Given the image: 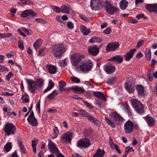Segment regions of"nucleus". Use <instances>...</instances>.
<instances>
[{
	"instance_id": "obj_1",
	"label": "nucleus",
	"mask_w": 157,
	"mask_h": 157,
	"mask_svg": "<svg viewBox=\"0 0 157 157\" xmlns=\"http://www.w3.org/2000/svg\"><path fill=\"white\" fill-rule=\"evenodd\" d=\"M67 50V47L65 45L62 44H57L52 46L51 51L55 57L59 58Z\"/></svg>"
},
{
	"instance_id": "obj_2",
	"label": "nucleus",
	"mask_w": 157,
	"mask_h": 157,
	"mask_svg": "<svg viewBox=\"0 0 157 157\" xmlns=\"http://www.w3.org/2000/svg\"><path fill=\"white\" fill-rule=\"evenodd\" d=\"M85 58V56L79 53L73 54L71 57L72 65L75 67L76 69H77L78 67L79 63Z\"/></svg>"
},
{
	"instance_id": "obj_3",
	"label": "nucleus",
	"mask_w": 157,
	"mask_h": 157,
	"mask_svg": "<svg viewBox=\"0 0 157 157\" xmlns=\"http://www.w3.org/2000/svg\"><path fill=\"white\" fill-rule=\"evenodd\" d=\"M132 106L137 112L139 114H142L144 113V108L143 105L138 100L132 99L131 100Z\"/></svg>"
},
{
	"instance_id": "obj_4",
	"label": "nucleus",
	"mask_w": 157,
	"mask_h": 157,
	"mask_svg": "<svg viewBox=\"0 0 157 157\" xmlns=\"http://www.w3.org/2000/svg\"><path fill=\"white\" fill-rule=\"evenodd\" d=\"M4 131L8 136L14 135L16 131V128L13 124L8 123L6 124Z\"/></svg>"
},
{
	"instance_id": "obj_5",
	"label": "nucleus",
	"mask_w": 157,
	"mask_h": 157,
	"mask_svg": "<svg viewBox=\"0 0 157 157\" xmlns=\"http://www.w3.org/2000/svg\"><path fill=\"white\" fill-rule=\"evenodd\" d=\"M124 129L125 133H132L134 131V124L131 121L128 120L124 124Z\"/></svg>"
},
{
	"instance_id": "obj_6",
	"label": "nucleus",
	"mask_w": 157,
	"mask_h": 157,
	"mask_svg": "<svg viewBox=\"0 0 157 157\" xmlns=\"http://www.w3.org/2000/svg\"><path fill=\"white\" fill-rule=\"evenodd\" d=\"M93 66V64L90 61L87 62L82 63L79 67L80 70L82 72H87L90 71Z\"/></svg>"
},
{
	"instance_id": "obj_7",
	"label": "nucleus",
	"mask_w": 157,
	"mask_h": 157,
	"mask_svg": "<svg viewBox=\"0 0 157 157\" xmlns=\"http://www.w3.org/2000/svg\"><path fill=\"white\" fill-rule=\"evenodd\" d=\"M90 142L89 140L86 138H82L78 142L77 146L80 148L87 147L90 145Z\"/></svg>"
},
{
	"instance_id": "obj_8",
	"label": "nucleus",
	"mask_w": 157,
	"mask_h": 157,
	"mask_svg": "<svg viewBox=\"0 0 157 157\" xmlns=\"http://www.w3.org/2000/svg\"><path fill=\"white\" fill-rule=\"evenodd\" d=\"M102 0H91L90 6L92 10H98L100 9V6Z\"/></svg>"
},
{
	"instance_id": "obj_9",
	"label": "nucleus",
	"mask_w": 157,
	"mask_h": 157,
	"mask_svg": "<svg viewBox=\"0 0 157 157\" xmlns=\"http://www.w3.org/2000/svg\"><path fill=\"white\" fill-rule=\"evenodd\" d=\"M27 82L28 84L29 90L31 92L33 93L36 90L38 89L37 84L33 80L28 79L27 80Z\"/></svg>"
},
{
	"instance_id": "obj_10",
	"label": "nucleus",
	"mask_w": 157,
	"mask_h": 157,
	"mask_svg": "<svg viewBox=\"0 0 157 157\" xmlns=\"http://www.w3.org/2000/svg\"><path fill=\"white\" fill-rule=\"evenodd\" d=\"M124 87L130 93L134 91L133 84L131 79L128 78L125 83Z\"/></svg>"
},
{
	"instance_id": "obj_11",
	"label": "nucleus",
	"mask_w": 157,
	"mask_h": 157,
	"mask_svg": "<svg viewBox=\"0 0 157 157\" xmlns=\"http://www.w3.org/2000/svg\"><path fill=\"white\" fill-rule=\"evenodd\" d=\"M72 134L70 132L64 133L61 137V141L62 143L67 142H71V140Z\"/></svg>"
},
{
	"instance_id": "obj_12",
	"label": "nucleus",
	"mask_w": 157,
	"mask_h": 157,
	"mask_svg": "<svg viewBox=\"0 0 157 157\" xmlns=\"http://www.w3.org/2000/svg\"><path fill=\"white\" fill-rule=\"evenodd\" d=\"M48 148L52 154H57L59 152L58 148L56 146L55 144L52 141L50 140H48Z\"/></svg>"
},
{
	"instance_id": "obj_13",
	"label": "nucleus",
	"mask_w": 157,
	"mask_h": 157,
	"mask_svg": "<svg viewBox=\"0 0 157 157\" xmlns=\"http://www.w3.org/2000/svg\"><path fill=\"white\" fill-rule=\"evenodd\" d=\"M119 46V44L116 42L109 43L106 46V50L107 51H113L118 48Z\"/></svg>"
},
{
	"instance_id": "obj_14",
	"label": "nucleus",
	"mask_w": 157,
	"mask_h": 157,
	"mask_svg": "<svg viewBox=\"0 0 157 157\" xmlns=\"http://www.w3.org/2000/svg\"><path fill=\"white\" fill-rule=\"evenodd\" d=\"M30 16H37V14L32 10L29 9L23 11L21 14V16L23 17H26Z\"/></svg>"
},
{
	"instance_id": "obj_15",
	"label": "nucleus",
	"mask_w": 157,
	"mask_h": 157,
	"mask_svg": "<svg viewBox=\"0 0 157 157\" xmlns=\"http://www.w3.org/2000/svg\"><path fill=\"white\" fill-rule=\"evenodd\" d=\"M145 7L150 13L153 12L157 13V4H146Z\"/></svg>"
},
{
	"instance_id": "obj_16",
	"label": "nucleus",
	"mask_w": 157,
	"mask_h": 157,
	"mask_svg": "<svg viewBox=\"0 0 157 157\" xmlns=\"http://www.w3.org/2000/svg\"><path fill=\"white\" fill-rule=\"evenodd\" d=\"M104 69L105 71L107 73H112L114 72L115 67L112 64L108 63L105 65Z\"/></svg>"
},
{
	"instance_id": "obj_17",
	"label": "nucleus",
	"mask_w": 157,
	"mask_h": 157,
	"mask_svg": "<svg viewBox=\"0 0 157 157\" xmlns=\"http://www.w3.org/2000/svg\"><path fill=\"white\" fill-rule=\"evenodd\" d=\"M144 119L149 127H152L155 125V119L153 117L148 115L144 117Z\"/></svg>"
},
{
	"instance_id": "obj_18",
	"label": "nucleus",
	"mask_w": 157,
	"mask_h": 157,
	"mask_svg": "<svg viewBox=\"0 0 157 157\" xmlns=\"http://www.w3.org/2000/svg\"><path fill=\"white\" fill-rule=\"evenodd\" d=\"M88 50L89 53L94 56L97 55L99 52V48L96 46H90L88 48Z\"/></svg>"
},
{
	"instance_id": "obj_19",
	"label": "nucleus",
	"mask_w": 157,
	"mask_h": 157,
	"mask_svg": "<svg viewBox=\"0 0 157 157\" xmlns=\"http://www.w3.org/2000/svg\"><path fill=\"white\" fill-rule=\"evenodd\" d=\"M136 49L133 48L131 49L124 56V57L127 61H129L132 57L134 52Z\"/></svg>"
},
{
	"instance_id": "obj_20",
	"label": "nucleus",
	"mask_w": 157,
	"mask_h": 157,
	"mask_svg": "<svg viewBox=\"0 0 157 157\" xmlns=\"http://www.w3.org/2000/svg\"><path fill=\"white\" fill-rule=\"evenodd\" d=\"M136 89L140 96H144V90L143 86L141 85H137L136 86Z\"/></svg>"
},
{
	"instance_id": "obj_21",
	"label": "nucleus",
	"mask_w": 157,
	"mask_h": 157,
	"mask_svg": "<svg viewBox=\"0 0 157 157\" xmlns=\"http://www.w3.org/2000/svg\"><path fill=\"white\" fill-rule=\"evenodd\" d=\"M46 68L48 70L49 72L51 74L56 73L57 71V68L55 66L51 64L47 65L46 66Z\"/></svg>"
},
{
	"instance_id": "obj_22",
	"label": "nucleus",
	"mask_w": 157,
	"mask_h": 157,
	"mask_svg": "<svg viewBox=\"0 0 157 157\" xmlns=\"http://www.w3.org/2000/svg\"><path fill=\"white\" fill-rule=\"evenodd\" d=\"M111 60L117 63H121L123 61V57L121 55L115 56L113 57Z\"/></svg>"
},
{
	"instance_id": "obj_23",
	"label": "nucleus",
	"mask_w": 157,
	"mask_h": 157,
	"mask_svg": "<svg viewBox=\"0 0 157 157\" xmlns=\"http://www.w3.org/2000/svg\"><path fill=\"white\" fill-rule=\"evenodd\" d=\"M113 120L115 122L118 123L120 122L123 121V119L118 114L116 113H114L113 114Z\"/></svg>"
},
{
	"instance_id": "obj_24",
	"label": "nucleus",
	"mask_w": 157,
	"mask_h": 157,
	"mask_svg": "<svg viewBox=\"0 0 157 157\" xmlns=\"http://www.w3.org/2000/svg\"><path fill=\"white\" fill-rule=\"evenodd\" d=\"M71 90H73L74 92H77V93L79 94L83 93L85 91L83 88L77 86L71 87Z\"/></svg>"
},
{
	"instance_id": "obj_25",
	"label": "nucleus",
	"mask_w": 157,
	"mask_h": 157,
	"mask_svg": "<svg viewBox=\"0 0 157 157\" xmlns=\"http://www.w3.org/2000/svg\"><path fill=\"white\" fill-rule=\"evenodd\" d=\"M27 121L32 126H35L38 124L37 120L35 117H28Z\"/></svg>"
},
{
	"instance_id": "obj_26",
	"label": "nucleus",
	"mask_w": 157,
	"mask_h": 157,
	"mask_svg": "<svg viewBox=\"0 0 157 157\" xmlns=\"http://www.w3.org/2000/svg\"><path fill=\"white\" fill-rule=\"evenodd\" d=\"M70 6L68 4L63 5L61 7V12L62 13L69 14L70 13Z\"/></svg>"
},
{
	"instance_id": "obj_27",
	"label": "nucleus",
	"mask_w": 157,
	"mask_h": 157,
	"mask_svg": "<svg viewBox=\"0 0 157 157\" xmlns=\"http://www.w3.org/2000/svg\"><path fill=\"white\" fill-rule=\"evenodd\" d=\"M93 94L95 96L98 98H99L101 99L104 101L106 100V98L105 97L103 94L101 92L96 91L94 92Z\"/></svg>"
},
{
	"instance_id": "obj_28",
	"label": "nucleus",
	"mask_w": 157,
	"mask_h": 157,
	"mask_svg": "<svg viewBox=\"0 0 157 157\" xmlns=\"http://www.w3.org/2000/svg\"><path fill=\"white\" fill-rule=\"evenodd\" d=\"M106 12L109 14H113L115 12L118 11L117 8L115 7L110 5L106 10Z\"/></svg>"
},
{
	"instance_id": "obj_29",
	"label": "nucleus",
	"mask_w": 157,
	"mask_h": 157,
	"mask_svg": "<svg viewBox=\"0 0 157 157\" xmlns=\"http://www.w3.org/2000/svg\"><path fill=\"white\" fill-rule=\"evenodd\" d=\"M80 30L81 32L85 35H87L90 33V29H87L86 27L83 25H81Z\"/></svg>"
},
{
	"instance_id": "obj_30",
	"label": "nucleus",
	"mask_w": 157,
	"mask_h": 157,
	"mask_svg": "<svg viewBox=\"0 0 157 157\" xmlns=\"http://www.w3.org/2000/svg\"><path fill=\"white\" fill-rule=\"evenodd\" d=\"M105 153L103 150H101L99 148L98 149L96 154L94 155L93 157H103Z\"/></svg>"
},
{
	"instance_id": "obj_31",
	"label": "nucleus",
	"mask_w": 157,
	"mask_h": 157,
	"mask_svg": "<svg viewBox=\"0 0 157 157\" xmlns=\"http://www.w3.org/2000/svg\"><path fill=\"white\" fill-rule=\"evenodd\" d=\"M128 2L126 0H122L120 3L121 8L122 10H124L127 6Z\"/></svg>"
},
{
	"instance_id": "obj_32",
	"label": "nucleus",
	"mask_w": 157,
	"mask_h": 157,
	"mask_svg": "<svg viewBox=\"0 0 157 157\" xmlns=\"http://www.w3.org/2000/svg\"><path fill=\"white\" fill-rule=\"evenodd\" d=\"M102 41V40L100 37L97 36L93 37L89 40V42L91 43L95 42L101 43Z\"/></svg>"
},
{
	"instance_id": "obj_33",
	"label": "nucleus",
	"mask_w": 157,
	"mask_h": 157,
	"mask_svg": "<svg viewBox=\"0 0 157 157\" xmlns=\"http://www.w3.org/2000/svg\"><path fill=\"white\" fill-rule=\"evenodd\" d=\"M145 56L148 61H149L151 60V49L149 48H147L146 49Z\"/></svg>"
},
{
	"instance_id": "obj_34",
	"label": "nucleus",
	"mask_w": 157,
	"mask_h": 157,
	"mask_svg": "<svg viewBox=\"0 0 157 157\" xmlns=\"http://www.w3.org/2000/svg\"><path fill=\"white\" fill-rule=\"evenodd\" d=\"M54 83L52 82V80L49 81L48 86L44 90V93H46L54 87Z\"/></svg>"
},
{
	"instance_id": "obj_35",
	"label": "nucleus",
	"mask_w": 157,
	"mask_h": 157,
	"mask_svg": "<svg viewBox=\"0 0 157 157\" xmlns=\"http://www.w3.org/2000/svg\"><path fill=\"white\" fill-rule=\"evenodd\" d=\"M59 90L60 91H63L65 90L64 87L66 86V83L63 81H61L59 82Z\"/></svg>"
},
{
	"instance_id": "obj_36",
	"label": "nucleus",
	"mask_w": 157,
	"mask_h": 157,
	"mask_svg": "<svg viewBox=\"0 0 157 157\" xmlns=\"http://www.w3.org/2000/svg\"><path fill=\"white\" fill-rule=\"evenodd\" d=\"M44 80L40 78L36 80L35 82L37 84L38 88H41L43 85Z\"/></svg>"
},
{
	"instance_id": "obj_37",
	"label": "nucleus",
	"mask_w": 157,
	"mask_h": 157,
	"mask_svg": "<svg viewBox=\"0 0 157 157\" xmlns=\"http://www.w3.org/2000/svg\"><path fill=\"white\" fill-rule=\"evenodd\" d=\"M116 78L115 77H110L108 78L106 82L109 84L111 85L116 82Z\"/></svg>"
},
{
	"instance_id": "obj_38",
	"label": "nucleus",
	"mask_w": 157,
	"mask_h": 157,
	"mask_svg": "<svg viewBox=\"0 0 157 157\" xmlns=\"http://www.w3.org/2000/svg\"><path fill=\"white\" fill-rule=\"evenodd\" d=\"M41 42L40 40L38 39L35 42L33 45V47L35 50H37L39 48L41 45Z\"/></svg>"
},
{
	"instance_id": "obj_39",
	"label": "nucleus",
	"mask_w": 157,
	"mask_h": 157,
	"mask_svg": "<svg viewBox=\"0 0 157 157\" xmlns=\"http://www.w3.org/2000/svg\"><path fill=\"white\" fill-rule=\"evenodd\" d=\"M57 94V93L56 90H54L50 94L48 95L47 96V97L49 99H52L54 98L55 97H56Z\"/></svg>"
},
{
	"instance_id": "obj_40",
	"label": "nucleus",
	"mask_w": 157,
	"mask_h": 157,
	"mask_svg": "<svg viewBox=\"0 0 157 157\" xmlns=\"http://www.w3.org/2000/svg\"><path fill=\"white\" fill-rule=\"evenodd\" d=\"M12 147L11 143H8L4 146V149L6 152H8L11 150Z\"/></svg>"
},
{
	"instance_id": "obj_41",
	"label": "nucleus",
	"mask_w": 157,
	"mask_h": 157,
	"mask_svg": "<svg viewBox=\"0 0 157 157\" xmlns=\"http://www.w3.org/2000/svg\"><path fill=\"white\" fill-rule=\"evenodd\" d=\"M105 119L107 124H109L112 127L114 128L115 127L113 121H110L106 117H105Z\"/></svg>"
},
{
	"instance_id": "obj_42",
	"label": "nucleus",
	"mask_w": 157,
	"mask_h": 157,
	"mask_svg": "<svg viewBox=\"0 0 157 157\" xmlns=\"http://www.w3.org/2000/svg\"><path fill=\"white\" fill-rule=\"evenodd\" d=\"M51 8L56 13H59L61 12V9L57 6L52 5L51 6Z\"/></svg>"
},
{
	"instance_id": "obj_43",
	"label": "nucleus",
	"mask_w": 157,
	"mask_h": 157,
	"mask_svg": "<svg viewBox=\"0 0 157 157\" xmlns=\"http://www.w3.org/2000/svg\"><path fill=\"white\" fill-rule=\"evenodd\" d=\"M47 51L46 48H42L40 49L38 52V56H43L44 55Z\"/></svg>"
},
{
	"instance_id": "obj_44",
	"label": "nucleus",
	"mask_w": 157,
	"mask_h": 157,
	"mask_svg": "<svg viewBox=\"0 0 157 157\" xmlns=\"http://www.w3.org/2000/svg\"><path fill=\"white\" fill-rule=\"evenodd\" d=\"M147 78L148 80L151 82L152 81L153 78V74L151 70H148L147 73Z\"/></svg>"
},
{
	"instance_id": "obj_45",
	"label": "nucleus",
	"mask_w": 157,
	"mask_h": 157,
	"mask_svg": "<svg viewBox=\"0 0 157 157\" xmlns=\"http://www.w3.org/2000/svg\"><path fill=\"white\" fill-rule=\"evenodd\" d=\"M124 108L125 111L128 113L129 116L132 115V113L131 112L130 108L128 105H124Z\"/></svg>"
},
{
	"instance_id": "obj_46",
	"label": "nucleus",
	"mask_w": 157,
	"mask_h": 157,
	"mask_svg": "<svg viewBox=\"0 0 157 157\" xmlns=\"http://www.w3.org/2000/svg\"><path fill=\"white\" fill-rule=\"evenodd\" d=\"M101 5L105 7V10L111 5L110 2L109 1L107 0L104 2L102 4L101 3Z\"/></svg>"
},
{
	"instance_id": "obj_47",
	"label": "nucleus",
	"mask_w": 157,
	"mask_h": 157,
	"mask_svg": "<svg viewBox=\"0 0 157 157\" xmlns=\"http://www.w3.org/2000/svg\"><path fill=\"white\" fill-rule=\"evenodd\" d=\"M35 21L37 23L42 24H44L47 23V21L44 19L41 18H38L35 19Z\"/></svg>"
},
{
	"instance_id": "obj_48",
	"label": "nucleus",
	"mask_w": 157,
	"mask_h": 157,
	"mask_svg": "<svg viewBox=\"0 0 157 157\" xmlns=\"http://www.w3.org/2000/svg\"><path fill=\"white\" fill-rule=\"evenodd\" d=\"M79 111L80 115L82 117H86L89 114L85 110L82 109L80 110Z\"/></svg>"
},
{
	"instance_id": "obj_49",
	"label": "nucleus",
	"mask_w": 157,
	"mask_h": 157,
	"mask_svg": "<svg viewBox=\"0 0 157 157\" xmlns=\"http://www.w3.org/2000/svg\"><path fill=\"white\" fill-rule=\"evenodd\" d=\"M54 136L53 138H56L58 136V134L59 133V131L57 127H55L54 129Z\"/></svg>"
},
{
	"instance_id": "obj_50",
	"label": "nucleus",
	"mask_w": 157,
	"mask_h": 157,
	"mask_svg": "<svg viewBox=\"0 0 157 157\" xmlns=\"http://www.w3.org/2000/svg\"><path fill=\"white\" fill-rule=\"evenodd\" d=\"M29 97V96L27 94H25L22 95L21 98L25 102L28 103L29 101V100L28 99Z\"/></svg>"
},
{
	"instance_id": "obj_51",
	"label": "nucleus",
	"mask_w": 157,
	"mask_h": 157,
	"mask_svg": "<svg viewBox=\"0 0 157 157\" xmlns=\"http://www.w3.org/2000/svg\"><path fill=\"white\" fill-rule=\"evenodd\" d=\"M67 59H65L62 61H60L59 62V64L61 67H65L67 65L66 62Z\"/></svg>"
},
{
	"instance_id": "obj_52",
	"label": "nucleus",
	"mask_w": 157,
	"mask_h": 157,
	"mask_svg": "<svg viewBox=\"0 0 157 157\" xmlns=\"http://www.w3.org/2000/svg\"><path fill=\"white\" fill-rule=\"evenodd\" d=\"M13 75V74L11 72H10L6 76V80L7 81H9L11 78L12 77Z\"/></svg>"
},
{
	"instance_id": "obj_53",
	"label": "nucleus",
	"mask_w": 157,
	"mask_h": 157,
	"mask_svg": "<svg viewBox=\"0 0 157 157\" xmlns=\"http://www.w3.org/2000/svg\"><path fill=\"white\" fill-rule=\"evenodd\" d=\"M95 125L97 126H99L101 124L99 121L96 118H95L92 122Z\"/></svg>"
},
{
	"instance_id": "obj_54",
	"label": "nucleus",
	"mask_w": 157,
	"mask_h": 157,
	"mask_svg": "<svg viewBox=\"0 0 157 157\" xmlns=\"http://www.w3.org/2000/svg\"><path fill=\"white\" fill-rule=\"evenodd\" d=\"M5 71H9V69L4 66L0 65V72H3Z\"/></svg>"
},
{
	"instance_id": "obj_55",
	"label": "nucleus",
	"mask_w": 157,
	"mask_h": 157,
	"mask_svg": "<svg viewBox=\"0 0 157 157\" xmlns=\"http://www.w3.org/2000/svg\"><path fill=\"white\" fill-rule=\"evenodd\" d=\"M19 146L20 147V149L21 151V152L25 154H26V150H25V148L24 145H23V144H20V145H19Z\"/></svg>"
},
{
	"instance_id": "obj_56",
	"label": "nucleus",
	"mask_w": 157,
	"mask_h": 157,
	"mask_svg": "<svg viewBox=\"0 0 157 157\" xmlns=\"http://www.w3.org/2000/svg\"><path fill=\"white\" fill-rule=\"evenodd\" d=\"M71 81L75 83H79L80 82V80L79 79L76 77L71 78Z\"/></svg>"
},
{
	"instance_id": "obj_57",
	"label": "nucleus",
	"mask_w": 157,
	"mask_h": 157,
	"mask_svg": "<svg viewBox=\"0 0 157 157\" xmlns=\"http://www.w3.org/2000/svg\"><path fill=\"white\" fill-rule=\"evenodd\" d=\"M18 46L19 48L21 50H23L24 48V46L22 44V41L21 40H19L18 41Z\"/></svg>"
},
{
	"instance_id": "obj_58",
	"label": "nucleus",
	"mask_w": 157,
	"mask_h": 157,
	"mask_svg": "<svg viewBox=\"0 0 157 157\" xmlns=\"http://www.w3.org/2000/svg\"><path fill=\"white\" fill-rule=\"evenodd\" d=\"M86 117L88 120L91 122H92L93 120L95 118L92 115H90L89 114H88Z\"/></svg>"
},
{
	"instance_id": "obj_59",
	"label": "nucleus",
	"mask_w": 157,
	"mask_h": 157,
	"mask_svg": "<svg viewBox=\"0 0 157 157\" xmlns=\"http://www.w3.org/2000/svg\"><path fill=\"white\" fill-rule=\"evenodd\" d=\"M136 17L138 19H140L141 18H143L145 20L147 19V17L146 16H144L143 14H139V15L136 16Z\"/></svg>"
},
{
	"instance_id": "obj_60",
	"label": "nucleus",
	"mask_w": 157,
	"mask_h": 157,
	"mask_svg": "<svg viewBox=\"0 0 157 157\" xmlns=\"http://www.w3.org/2000/svg\"><path fill=\"white\" fill-rule=\"evenodd\" d=\"M84 104H85L87 107L89 109H92L93 108V106L90 105L88 102L84 101H83Z\"/></svg>"
},
{
	"instance_id": "obj_61",
	"label": "nucleus",
	"mask_w": 157,
	"mask_h": 157,
	"mask_svg": "<svg viewBox=\"0 0 157 157\" xmlns=\"http://www.w3.org/2000/svg\"><path fill=\"white\" fill-rule=\"evenodd\" d=\"M111 32V30L110 28H107L103 31V32L106 34H109Z\"/></svg>"
},
{
	"instance_id": "obj_62",
	"label": "nucleus",
	"mask_w": 157,
	"mask_h": 157,
	"mask_svg": "<svg viewBox=\"0 0 157 157\" xmlns=\"http://www.w3.org/2000/svg\"><path fill=\"white\" fill-rule=\"evenodd\" d=\"M132 150V151H133V150H132V149L129 146L127 147L125 149V152L126 153H128L131 151V150Z\"/></svg>"
},
{
	"instance_id": "obj_63",
	"label": "nucleus",
	"mask_w": 157,
	"mask_h": 157,
	"mask_svg": "<svg viewBox=\"0 0 157 157\" xmlns=\"http://www.w3.org/2000/svg\"><path fill=\"white\" fill-rule=\"evenodd\" d=\"M67 26L70 29H72L74 28V25L71 22H69L67 23Z\"/></svg>"
},
{
	"instance_id": "obj_64",
	"label": "nucleus",
	"mask_w": 157,
	"mask_h": 157,
	"mask_svg": "<svg viewBox=\"0 0 157 157\" xmlns=\"http://www.w3.org/2000/svg\"><path fill=\"white\" fill-rule=\"evenodd\" d=\"M62 19L60 16H58L56 17V20L58 22L63 23V22L62 21Z\"/></svg>"
}]
</instances>
